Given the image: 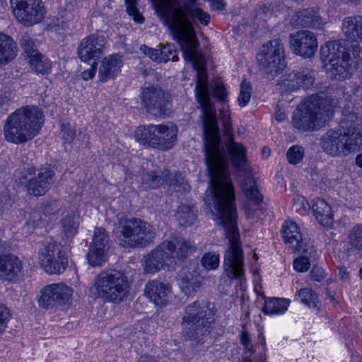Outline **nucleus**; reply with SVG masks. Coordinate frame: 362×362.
<instances>
[{
  "instance_id": "1",
  "label": "nucleus",
  "mask_w": 362,
  "mask_h": 362,
  "mask_svg": "<svg viewBox=\"0 0 362 362\" xmlns=\"http://www.w3.org/2000/svg\"><path fill=\"white\" fill-rule=\"evenodd\" d=\"M152 5L158 17L180 46L185 59L192 62L197 71L194 92L202 110L204 156L226 158L225 146L221 139L216 108L211 101L204 67L197 53L199 43L187 15L202 25L209 23L211 16L197 6V0H154Z\"/></svg>"
},
{
  "instance_id": "2",
  "label": "nucleus",
  "mask_w": 362,
  "mask_h": 362,
  "mask_svg": "<svg viewBox=\"0 0 362 362\" xmlns=\"http://www.w3.org/2000/svg\"><path fill=\"white\" fill-rule=\"evenodd\" d=\"M44 124V115L40 107L26 105L16 109L4 121V139L11 144L26 143L38 135Z\"/></svg>"
},
{
  "instance_id": "3",
  "label": "nucleus",
  "mask_w": 362,
  "mask_h": 362,
  "mask_svg": "<svg viewBox=\"0 0 362 362\" xmlns=\"http://www.w3.org/2000/svg\"><path fill=\"white\" fill-rule=\"evenodd\" d=\"M346 131L329 129L320 139L323 151L331 156H346L360 151L362 145V120L354 112L346 117Z\"/></svg>"
},
{
  "instance_id": "4",
  "label": "nucleus",
  "mask_w": 362,
  "mask_h": 362,
  "mask_svg": "<svg viewBox=\"0 0 362 362\" xmlns=\"http://www.w3.org/2000/svg\"><path fill=\"white\" fill-rule=\"evenodd\" d=\"M325 94H313L302 100L294 110L292 125L303 132H315L325 126L333 115L326 105Z\"/></svg>"
},
{
  "instance_id": "5",
  "label": "nucleus",
  "mask_w": 362,
  "mask_h": 362,
  "mask_svg": "<svg viewBox=\"0 0 362 362\" xmlns=\"http://www.w3.org/2000/svg\"><path fill=\"white\" fill-rule=\"evenodd\" d=\"M129 288V281L123 272L106 269L95 277L90 291L95 298L118 303L127 297Z\"/></svg>"
},
{
  "instance_id": "6",
  "label": "nucleus",
  "mask_w": 362,
  "mask_h": 362,
  "mask_svg": "<svg viewBox=\"0 0 362 362\" xmlns=\"http://www.w3.org/2000/svg\"><path fill=\"white\" fill-rule=\"evenodd\" d=\"M347 45L346 41L334 40L327 42L320 49L322 58L329 60L327 74L333 80L344 81L352 74V63L355 58Z\"/></svg>"
},
{
  "instance_id": "7",
  "label": "nucleus",
  "mask_w": 362,
  "mask_h": 362,
  "mask_svg": "<svg viewBox=\"0 0 362 362\" xmlns=\"http://www.w3.org/2000/svg\"><path fill=\"white\" fill-rule=\"evenodd\" d=\"M177 132V126L172 123L140 126L135 132V139L141 145L166 151L174 146Z\"/></svg>"
},
{
  "instance_id": "8",
  "label": "nucleus",
  "mask_w": 362,
  "mask_h": 362,
  "mask_svg": "<svg viewBox=\"0 0 362 362\" xmlns=\"http://www.w3.org/2000/svg\"><path fill=\"white\" fill-rule=\"evenodd\" d=\"M119 228V244L124 247H146L153 242L156 236L152 225L137 218L122 221Z\"/></svg>"
},
{
  "instance_id": "9",
  "label": "nucleus",
  "mask_w": 362,
  "mask_h": 362,
  "mask_svg": "<svg viewBox=\"0 0 362 362\" xmlns=\"http://www.w3.org/2000/svg\"><path fill=\"white\" fill-rule=\"evenodd\" d=\"M207 313L208 308L203 303L195 301L187 305L182 322L184 336L189 340L199 341L209 333L212 320Z\"/></svg>"
},
{
  "instance_id": "10",
  "label": "nucleus",
  "mask_w": 362,
  "mask_h": 362,
  "mask_svg": "<svg viewBox=\"0 0 362 362\" xmlns=\"http://www.w3.org/2000/svg\"><path fill=\"white\" fill-rule=\"evenodd\" d=\"M54 171L49 167L37 170L34 166L24 168L16 181L24 185L28 194L34 197L44 195L54 183Z\"/></svg>"
},
{
  "instance_id": "11",
  "label": "nucleus",
  "mask_w": 362,
  "mask_h": 362,
  "mask_svg": "<svg viewBox=\"0 0 362 362\" xmlns=\"http://www.w3.org/2000/svg\"><path fill=\"white\" fill-rule=\"evenodd\" d=\"M257 60L262 71L272 78L281 73L286 66L282 40L274 39L262 45L257 54Z\"/></svg>"
},
{
  "instance_id": "12",
  "label": "nucleus",
  "mask_w": 362,
  "mask_h": 362,
  "mask_svg": "<svg viewBox=\"0 0 362 362\" xmlns=\"http://www.w3.org/2000/svg\"><path fill=\"white\" fill-rule=\"evenodd\" d=\"M40 265L50 274L64 272L68 260L61 244L54 241H45L38 252Z\"/></svg>"
},
{
  "instance_id": "13",
  "label": "nucleus",
  "mask_w": 362,
  "mask_h": 362,
  "mask_svg": "<svg viewBox=\"0 0 362 362\" xmlns=\"http://www.w3.org/2000/svg\"><path fill=\"white\" fill-rule=\"evenodd\" d=\"M15 18L25 26H31L42 21L45 9L42 0H10Z\"/></svg>"
},
{
  "instance_id": "14",
  "label": "nucleus",
  "mask_w": 362,
  "mask_h": 362,
  "mask_svg": "<svg viewBox=\"0 0 362 362\" xmlns=\"http://www.w3.org/2000/svg\"><path fill=\"white\" fill-rule=\"evenodd\" d=\"M141 98L148 113L153 115H168L171 112L170 95L162 88L154 86L144 88Z\"/></svg>"
},
{
  "instance_id": "15",
  "label": "nucleus",
  "mask_w": 362,
  "mask_h": 362,
  "mask_svg": "<svg viewBox=\"0 0 362 362\" xmlns=\"http://www.w3.org/2000/svg\"><path fill=\"white\" fill-rule=\"evenodd\" d=\"M162 185L174 186L177 192L189 190V185L185 182L181 174L172 175L168 170H152L144 173L142 186L146 189H156Z\"/></svg>"
},
{
  "instance_id": "16",
  "label": "nucleus",
  "mask_w": 362,
  "mask_h": 362,
  "mask_svg": "<svg viewBox=\"0 0 362 362\" xmlns=\"http://www.w3.org/2000/svg\"><path fill=\"white\" fill-rule=\"evenodd\" d=\"M72 288L63 283L50 284L40 291L37 302L42 309H49L56 305L67 304L72 296Z\"/></svg>"
},
{
  "instance_id": "17",
  "label": "nucleus",
  "mask_w": 362,
  "mask_h": 362,
  "mask_svg": "<svg viewBox=\"0 0 362 362\" xmlns=\"http://www.w3.org/2000/svg\"><path fill=\"white\" fill-rule=\"evenodd\" d=\"M315 35L309 30H299L289 35V46L292 52L303 58L315 54L317 49Z\"/></svg>"
},
{
  "instance_id": "18",
  "label": "nucleus",
  "mask_w": 362,
  "mask_h": 362,
  "mask_svg": "<svg viewBox=\"0 0 362 362\" xmlns=\"http://www.w3.org/2000/svg\"><path fill=\"white\" fill-rule=\"evenodd\" d=\"M106 43L104 36L95 34L84 37L79 43L77 54L81 62L90 63L98 62L103 55V50Z\"/></svg>"
},
{
  "instance_id": "19",
  "label": "nucleus",
  "mask_w": 362,
  "mask_h": 362,
  "mask_svg": "<svg viewBox=\"0 0 362 362\" xmlns=\"http://www.w3.org/2000/svg\"><path fill=\"white\" fill-rule=\"evenodd\" d=\"M314 81V71L303 69L283 75L277 86L281 91L292 92L299 89H308L313 85Z\"/></svg>"
},
{
  "instance_id": "20",
  "label": "nucleus",
  "mask_w": 362,
  "mask_h": 362,
  "mask_svg": "<svg viewBox=\"0 0 362 362\" xmlns=\"http://www.w3.org/2000/svg\"><path fill=\"white\" fill-rule=\"evenodd\" d=\"M341 30L346 37L349 45L347 47L351 50L354 58H358L361 52L360 42L362 39V16H355L346 17L344 19Z\"/></svg>"
},
{
  "instance_id": "21",
  "label": "nucleus",
  "mask_w": 362,
  "mask_h": 362,
  "mask_svg": "<svg viewBox=\"0 0 362 362\" xmlns=\"http://www.w3.org/2000/svg\"><path fill=\"white\" fill-rule=\"evenodd\" d=\"M108 243L109 238L106 231L101 228H96L90 251L87 254L88 262L91 266H102L107 261Z\"/></svg>"
},
{
  "instance_id": "22",
  "label": "nucleus",
  "mask_w": 362,
  "mask_h": 362,
  "mask_svg": "<svg viewBox=\"0 0 362 362\" xmlns=\"http://www.w3.org/2000/svg\"><path fill=\"white\" fill-rule=\"evenodd\" d=\"M162 244L174 265L185 259L189 253L196 250L192 242L180 236L170 237Z\"/></svg>"
},
{
  "instance_id": "23",
  "label": "nucleus",
  "mask_w": 362,
  "mask_h": 362,
  "mask_svg": "<svg viewBox=\"0 0 362 362\" xmlns=\"http://www.w3.org/2000/svg\"><path fill=\"white\" fill-rule=\"evenodd\" d=\"M174 266L162 243L144 257V270L147 273L154 274L160 269H173Z\"/></svg>"
},
{
  "instance_id": "24",
  "label": "nucleus",
  "mask_w": 362,
  "mask_h": 362,
  "mask_svg": "<svg viewBox=\"0 0 362 362\" xmlns=\"http://www.w3.org/2000/svg\"><path fill=\"white\" fill-rule=\"evenodd\" d=\"M227 151L234 169L247 175L250 172V167L246 156V148L240 143L235 142L233 137L227 144Z\"/></svg>"
},
{
  "instance_id": "25",
  "label": "nucleus",
  "mask_w": 362,
  "mask_h": 362,
  "mask_svg": "<svg viewBox=\"0 0 362 362\" xmlns=\"http://www.w3.org/2000/svg\"><path fill=\"white\" fill-rule=\"evenodd\" d=\"M281 233L284 243L295 250L300 251L306 243H310L305 242L300 227L294 221H285L281 227Z\"/></svg>"
},
{
  "instance_id": "26",
  "label": "nucleus",
  "mask_w": 362,
  "mask_h": 362,
  "mask_svg": "<svg viewBox=\"0 0 362 362\" xmlns=\"http://www.w3.org/2000/svg\"><path fill=\"white\" fill-rule=\"evenodd\" d=\"M170 291L169 285L156 279L148 281L144 289L146 297L158 306L167 304Z\"/></svg>"
},
{
  "instance_id": "27",
  "label": "nucleus",
  "mask_w": 362,
  "mask_h": 362,
  "mask_svg": "<svg viewBox=\"0 0 362 362\" xmlns=\"http://www.w3.org/2000/svg\"><path fill=\"white\" fill-rule=\"evenodd\" d=\"M123 65L122 57L118 54H111L101 61L98 77L101 82L114 79L120 72Z\"/></svg>"
},
{
  "instance_id": "28",
  "label": "nucleus",
  "mask_w": 362,
  "mask_h": 362,
  "mask_svg": "<svg viewBox=\"0 0 362 362\" xmlns=\"http://www.w3.org/2000/svg\"><path fill=\"white\" fill-rule=\"evenodd\" d=\"M17 54L16 42L11 36L0 32V67L13 61Z\"/></svg>"
},
{
  "instance_id": "29",
  "label": "nucleus",
  "mask_w": 362,
  "mask_h": 362,
  "mask_svg": "<svg viewBox=\"0 0 362 362\" xmlns=\"http://www.w3.org/2000/svg\"><path fill=\"white\" fill-rule=\"evenodd\" d=\"M22 264L13 255L0 256V275L7 280H12L21 272Z\"/></svg>"
},
{
  "instance_id": "30",
  "label": "nucleus",
  "mask_w": 362,
  "mask_h": 362,
  "mask_svg": "<svg viewBox=\"0 0 362 362\" xmlns=\"http://www.w3.org/2000/svg\"><path fill=\"white\" fill-rule=\"evenodd\" d=\"M180 285L187 296L196 293L202 285L203 277L196 270L190 272L186 269L180 272Z\"/></svg>"
},
{
  "instance_id": "31",
  "label": "nucleus",
  "mask_w": 362,
  "mask_h": 362,
  "mask_svg": "<svg viewBox=\"0 0 362 362\" xmlns=\"http://www.w3.org/2000/svg\"><path fill=\"white\" fill-rule=\"evenodd\" d=\"M312 210L318 223L324 227L332 224L333 215L329 205L322 199L317 198L313 202Z\"/></svg>"
},
{
  "instance_id": "32",
  "label": "nucleus",
  "mask_w": 362,
  "mask_h": 362,
  "mask_svg": "<svg viewBox=\"0 0 362 362\" xmlns=\"http://www.w3.org/2000/svg\"><path fill=\"white\" fill-rule=\"evenodd\" d=\"M296 18L294 21L296 25L315 29L322 28V20L314 8H307L300 11L297 13Z\"/></svg>"
},
{
  "instance_id": "33",
  "label": "nucleus",
  "mask_w": 362,
  "mask_h": 362,
  "mask_svg": "<svg viewBox=\"0 0 362 362\" xmlns=\"http://www.w3.org/2000/svg\"><path fill=\"white\" fill-rule=\"evenodd\" d=\"M300 251L304 255L295 259L293 265L296 271L305 272L310 269V261L318 257V250L312 243H306Z\"/></svg>"
},
{
  "instance_id": "34",
  "label": "nucleus",
  "mask_w": 362,
  "mask_h": 362,
  "mask_svg": "<svg viewBox=\"0 0 362 362\" xmlns=\"http://www.w3.org/2000/svg\"><path fill=\"white\" fill-rule=\"evenodd\" d=\"M80 215L77 211H68L61 219L62 231L67 239L72 238L79 226Z\"/></svg>"
},
{
  "instance_id": "35",
  "label": "nucleus",
  "mask_w": 362,
  "mask_h": 362,
  "mask_svg": "<svg viewBox=\"0 0 362 362\" xmlns=\"http://www.w3.org/2000/svg\"><path fill=\"white\" fill-rule=\"evenodd\" d=\"M290 303L288 298H265L262 311L266 315H282L288 310Z\"/></svg>"
},
{
  "instance_id": "36",
  "label": "nucleus",
  "mask_w": 362,
  "mask_h": 362,
  "mask_svg": "<svg viewBox=\"0 0 362 362\" xmlns=\"http://www.w3.org/2000/svg\"><path fill=\"white\" fill-rule=\"evenodd\" d=\"M295 300L299 301L315 312H318L321 305L316 291L308 287L298 290L295 295Z\"/></svg>"
},
{
  "instance_id": "37",
  "label": "nucleus",
  "mask_w": 362,
  "mask_h": 362,
  "mask_svg": "<svg viewBox=\"0 0 362 362\" xmlns=\"http://www.w3.org/2000/svg\"><path fill=\"white\" fill-rule=\"evenodd\" d=\"M29 64L31 69L37 73L47 74L52 69L51 61L40 52H35L34 55L30 56Z\"/></svg>"
},
{
  "instance_id": "38",
  "label": "nucleus",
  "mask_w": 362,
  "mask_h": 362,
  "mask_svg": "<svg viewBox=\"0 0 362 362\" xmlns=\"http://www.w3.org/2000/svg\"><path fill=\"white\" fill-rule=\"evenodd\" d=\"M176 216L180 225L191 226L196 221L197 210L193 206L182 204L177 208Z\"/></svg>"
},
{
  "instance_id": "39",
  "label": "nucleus",
  "mask_w": 362,
  "mask_h": 362,
  "mask_svg": "<svg viewBox=\"0 0 362 362\" xmlns=\"http://www.w3.org/2000/svg\"><path fill=\"white\" fill-rule=\"evenodd\" d=\"M160 62H167L170 60L176 62L178 60L177 51L173 45H160Z\"/></svg>"
},
{
  "instance_id": "40",
  "label": "nucleus",
  "mask_w": 362,
  "mask_h": 362,
  "mask_svg": "<svg viewBox=\"0 0 362 362\" xmlns=\"http://www.w3.org/2000/svg\"><path fill=\"white\" fill-rule=\"evenodd\" d=\"M20 45L24 50L28 58L34 55L35 52H39L36 48L35 40L28 33H24L22 35L20 40Z\"/></svg>"
},
{
  "instance_id": "41",
  "label": "nucleus",
  "mask_w": 362,
  "mask_h": 362,
  "mask_svg": "<svg viewBox=\"0 0 362 362\" xmlns=\"http://www.w3.org/2000/svg\"><path fill=\"white\" fill-rule=\"evenodd\" d=\"M220 256L218 254L214 252H209L206 254H204L202 258V265L206 269V270H213L218 268L220 263Z\"/></svg>"
},
{
  "instance_id": "42",
  "label": "nucleus",
  "mask_w": 362,
  "mask_h": 362,
  "mask_svg": "<svg viewBox=\"0 0 362 362\" xmlns=\"http://www.w3.org/2000/svg\"><path fill=\"white\" fill-rule=\"evenodd\" d=\"M127 6V12L133 20L138 23H143L145 21L144 17L138 9L137 0H125Z\"/></svg>"
},
{
  "instance_id": "43",
  "label": "nucleus",
  "mask_w": 362,
  "mask_h": 362,
  "mask_svg": "<svg viewBox=\"0 0 362 362\" xmlns=\"http://www.w3.org/2000/svg\"><path fill=\"white\" fill-rule=\"evenodd\" d=\"M304 156V149L300 146H293L288 148L286 158L289 163L296 165L300 163Z\"/></svg>"
},
{
  "instance_id": "44",
  "label": "nucleus",
  "mask_w": 362,
  "mask_h": 362,
  "mask_svg": "<svg viewBox=\"0 0 362 362\" xmlns=\"http://www.w3.org/2000/svg\"><path fill=\"white\" fill-rule=\"evenodd\" d=\"M61 136L68 143H71L76 137V129L69 122L62 121L60 124Z\"/></svg>"
},
{
  "instance_id": "45",
  "label": "nucleus",
  "mask_w": 362,
  "mask_h": 362,
  "mask_svg": "<svg viewBox=\"0 0 362 362\" xmlns=\"http://www.w3.org/2000/svg\"><path fill=\"white\" fill-rule=\"evenodd\" d=\"M252 87L249 83L243 82L240 85V93L238 97V105L243 107L246 106L251 98Z\"/></svg>"
},
{
  "instance_id": "46",
  "label": "nucleus",
  "mask_w": 362,
  "mask_h": 362,
  "mask_svg": "<svg viewBox=\"0 0 362 362\" xmlns=\"http://www.w3.org/2000/svg\"><path fill=\"white\" fill-rule=\"evenodd\" d=\"M349 242L354 247H362V228L359 225L354 226L349 235Z\"/></svg>"
},
{
  "instance_id": "47",
  "label": "nucleus",
  "mask_w": 362,
  "mask_h": 362,
  "mask_svg": "<svg viewBox=\"0 0 362 362\" xmlns=\"http://www.w3.org/2000/svg\"><path fill=\"white\" fill-rule=\"evenodd\" d=\"M214 95L223 104L228 102V95L226 87L221 81H216L212 86Z\"/></svg>"
},
{
  "instance_id": "48",
  "label": "nucleus",
  "mask_w": 362,
  "mask_h": 362,
  "mask_svg": "<svg viewBox=\"0 0 362 362\" xmlns=\"http://www.w3.org/2000/svg\"><path fill=\"white\" fill-rule=\"evenodd\" d=\"M219 117L226 132L229 133L231 129V118L228 105L226 103L223 104V107L219 110Z\"/></svg>"
},
{
  "instance_id": "49",
  "label": "nucleus",
  "mask_w": 362,
  "mask_h": 362,
  "mask_svg": "<svg viewBox=\"0 0 362 362\" xmlns=\"http://www.w3.org/2000/svg\"><path fill=\"white\" fill-rule=\"evenodd\" d=\"M61 209V204L59 201L52 199L47 201L42 209V212L45 215H54L57 214Z\"/></svg>"
},
{
  "instance_id": "50",
  "label": "nucleus",
  "mask_w": 362,
  "mask_h": 362,
  "mask_svg": "<svg viewBox=\"0 0 362 362\" xmlns=\"http://www.w3.org/2000/svg\"><path fill=\"white\" fill-rule=\"evenodd\" d=\"M13 204V199L8 195L7 190H4L0 194V214L8 211Z\"/></svg>"
},
{
  "instance_id": "51",
  "label": "nucleus",
  "mask_w": 362,
  "mask_h": 362,
  "mask_svg": "<svg viewBox=\"0 0 362 362\" xmlns=\"http://www.w3.org/2000/svg\"><path fill=\"white\" fill-rule=\"evenodd\" d=\"M245 195L248 199L253 202L256 205L259 204L262 200V195L255 185H252L245 189Z\"/></svg>"
},
{
  "instance_id": "52",
  "label": "nucleus",
  "mask_w": 362,
  "mask_h": 362,
  "mask_svg": "<svg viewBox=\"0 0 362 362\" xmlns=\"http://www.w3.org/2000/svg\"><path fill=\"white\" fill-rule=\"evenodd\" d=\"M10 312L5 305L0 304V332L4 331L10 319Z\"/></svg>"
},
{
  "instance_id": "53",
  "label": "nucleus",
  "mask_w": 362,
  "mask_h": 362,
  "mask_svg": "<svg viewBox=\"0 0 362 362\" xmlns=\"http://www.w3.org/2000/svg\"><path fill=\"white\" fill-rule=\"evenodd\" d=\"M294 205L296 207V210L300 213H307L310 209L309 202L303 196L300 195L297 196L294 199Z\"/></svg>"
},
{
  "instance_id": "54",
  "label": "nucleus",
  "mask_w": 362,
  "mask_h": 362,
  "mask_svg": "<svg viewBox=\"0 0 362 362\" xmlns=\"http://www.w3.org/2000/svg\"><path fill=\"white\" fill-rule=\"evenodd\" d=\"M140 50L142 53L149 57L152 60L160 62V49L149 47L146 45H142L140 47Z\"/></svg>"
},
{
  "instance_id": "55",
  "label": "nucleus",
  "mask_w": 362,
  "mask_h": 362,
  "mask_svg": "<svg viewBox=\"0 0 362 362\" xmlns=\"http://www.w3.org/2000/svg\"><path fill=\"white\" fill-rule=\"evenodd\" d=\"M89 64H90V68L87 70H85L81 74L82 78L85 81L92 79L94 77V76L96 73V71H97V68H98V62H97L93 61V62H91Z\"/></svg>"
},
{
  "instance_id": "56",
  "label": "nucleus",
  "mask_w": 362,
  "mask_h": 362,
  "mask_svg": "<svg viewBox=\"0 0 362 362\" xmlns=\"http://www.w3.org/2000/svg\"><path fill=\"white\" fill-rule=\"evenodd\" d=\"M11 95V93H9L8 95H0V107L4 112H6L8 110L9 103L12 100Z\"/></svg>"
},
{
  "instance_id": "57",
  "label": "nucleus",
  "mask_w": 362,
  "mask_h": 362,
  "mask_svg": "<svg viewBox=\"0 0 362 362\" xmlns=\"http://www.w3.org/2000/svg\"><path fill=\"white\" fill-rule=\"evenodd\" d=\"M209 1L211 2V7L214 10L223 11L226 6L223 0H211Z\"/></svg>"
},
{
  "instance_id": "58",
  "label": "nucleus",
  "mask_w": 362,
  "mask_h": 362,
  "mask_svg": "<svg viewBox=\"0 0 362 362\" xmlns=\"http://www.w3.org/2000/svg\"><path fill=\"white\" fill-rule=\"evenodd\" d=\"M241 343L245 346H247L251 341L249 334L247 332H242L240 337Z\"/></svg>"
},
{
  "instance_id": "59",
  "label": "nucleus",
  "mask_w": 362,
  "mask_h": 362,
  "mask_svg": "<svg viewBox=\"0 0 362 362\" xmlns=\"http://www.w3.org/2000/svg\"><path fill=\"white\" fill-rule=\"evenodd\" d=\"M310 274L311 279L315 281H320L322 279V275L321 274V271L320 269L316 271L313 269Z\"/></svg>"
},
{
  "instance_id": "60",
  "label": "nucleus",
  "mask_w": 362,
  "mask_h": 362,
  "mask_svg": "<svg viewBox=\"0 0 362 362\" xmlns=\"http://www.w3.org/2000/svg\"><path fill=\"white\" fill-rule=\"evenodd\" d=\"M139 362H155L154 358L148 356H141Z\"/></svg>"
},
{
  "instance_id": "61",
  "label": "nucleus",
  "mask_w": 362,
  "mask_h": 362,
  "mask_svg": "<svg viewBox=\"0 0 362 362\" xmlns=\"http://www.w3.org/2000/svg\"><path fill=\"white\" fill-rule=\"evenodd\" d=\"M286 118V115L284 112H276V120L281 122L284 121Z\"/></svg>"
},
{
  "instance_id": "62",
  "label": "nucleus",
  "mask_w": 362,
  "mask_h": 362,
  "mask_svg": "<svg viewBox=\"0 0 362 362\" xmlns=\"http://www.w3.org/2000/svg\"><path fill=\"white\" fill-rule=\"evenodd\" d=\"M356 165L358 167L362 168V153L358 154L356 156Z\"/></svg>"
},
{
  "instance_id": "63",
  "label": "nucleus",
  "mask_w": 362,
  "mask_h": 362,
  "mask_svg": "<svg viewBox=\"0 0 362 362\" xmlns=\"http://www.w3.org/2000/svg\"><path fill=\"white\" fill-rule=\"evenodd\" d=\"M343 3L347 4H356L357 2L360 1V0H341Z\"/></svg>"
},
{
  "instance_id": "64",
  "label": "nucleus",
  "mask_w": 362,
  "mask_h": 362,
  "mask_svg": "<svg viewBox=\"0 0 362 362\" xmlns=\"http://www.w3.org/2000/svg\"><path fill=\"white\" fill-rule=\"evenodd\" d=\"M270 151L268 148L264 147L262 150V155L264 157H268L269 156Z\"/></svg>"
}]
</instances>
